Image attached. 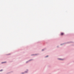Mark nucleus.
I'll use <instances>...</instances> for the list:
<instances>
[{
    "mask_svg": "<svg viewBox=\"0 0 74 74\" xmlns=\"http://www.w3.org/2000/svg\"><path fill=\"white\" fill-rule=\"evenodd\" d=\"M4 63V62H2V63Z\"/></svg>",
    "mask_w": 74,
    "mask_h": 74,
    "instance_id": "obj_5",
    "label": "nucleus"
},
{
    "mask_svg": "<svg viewBox=\"0 0 74 74\" xmlns=\"http://www.w3.org/2000/svg\"><path fill=\"white\" fill-rule=\"evenodd\" d=\"M48 56H46V57H48Z\"/></svg>",
    "mask_w": 74,
    "mask_h": 74,
    "instance_id": "obj_3",
    "label": "nucleus"
},
{
    "mask_svg": "<svg viewBox=\"0 0 74 74\" xmlns=\"http://www.w3.org/2000/svg\"><path fill=\"white\" fill-rule=\"evenodd\" d=\"M63 34H64V33H62L61 34V36H62V35H63Z\"/></svg>",
    "mask_w": 74,
    "mask_h": 74,
    "instance_id": "obj_1",
    "label": "nucleus"
},
{
    "mask_svg": "<svg viewBox=\"0 0 74 74\" xmlns=\"http://www.w3.org/2000/svg\"><path fill=\"white\" fill-rule=\"evenodd\" d=\"M60 60H63V59H59Z\"/></svg>",
    "mask_w": 74,
    "mask_h": 74,
    "instance_id": "obj_2",
    "label": "nucleus"
},
{
    "mask_svg": "<svg viewBox=\"0 0 74 74\" xmlns=\"http://www.w3.org/2000/svg\"><path fill=\"white\" fill-rule=\"evenodd\" d=\"M44 50V49H42V51H43Z\"/></svg>",
    "mask_w": 74,
    "mask_h": 74,
    "instance_id": "obj_4",
    "label": "nucleus"
}]
</instances>
